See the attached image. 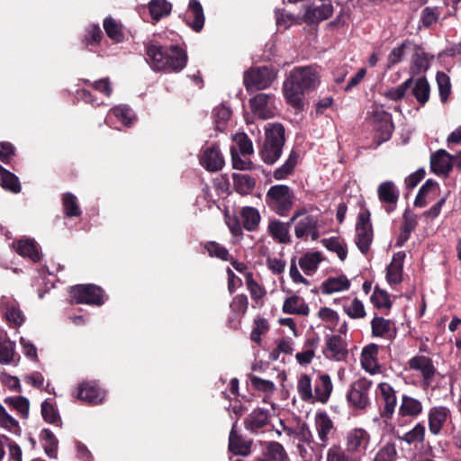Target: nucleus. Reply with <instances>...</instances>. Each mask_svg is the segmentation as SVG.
<instances>
[{
	"mask_svg": "<svg viewBox=\"0 0 461 461\" xmlns=\"http://www.w3.org/2000/svg\"><path fill=\"white\" fill-rule=\"evenodd\" d=\"M319 82L320 77L314 68L311 67L294 68L290 71L283 86L287 103L294 108H301L303 104L304 93L315 89Z\"/></svg>",
	"mask_w": 461,
	"mask_h": 461,
	"instance_id": "1",
	"label": "nucleus"
},
{
	"mask_svg": "<svg viewBox=\"0 0 461 461\" xmlns=\"http://www.w3.org/2000/svg\"><path fill=\"white\" fill-rule=\"evenodd\" d=\"M148 59L153 70L180 72L187 63V54L178 45L163 47L150 43L146 48Z\"/></svg>",
	"mask_w": 461,
	"mask_h": 461,
	"instance_id": "2",
	"label": "nucleus"
},
{
	"mask_svg": "<svg viewBox=\"0 0 461 461\" xmlns=\"http://www.w3.org/2000/svg\"><path fill=\"white\" fill-rule=\"evenodd\" d=\"M285 127L278 122L265 126V140L260 149V157L267 165L275 164L281 157L285 142Z\"/></svg>",
	"mask_w": 461,
	"mask_h": 461,
	"instance_id": "3",
	"label": "nucleus"
},
{
	"mask_svg": "<svg viewBox=\"0 0 461 461\" xmlns=\"http://www.w3.org/2000/svg\"><path fill=\"white\" fill-rule=\"evenodd\" d=\"M294 191L286 185H272L265 196L267 207L281 217L289 213L294 206Z\"/></svg>",
	"mask_w": 461,
	"mask_h": 461,
	"instance_id": "4",
	"label": "nucleus"
},
{
	"mask_svg": "<svg viewBox=\"0 0 461 461\" xmlns=\"http://www.w3.org/2000/svg\"><path fill=\"white\" fill-rule=\"evenodd\" d=\"M372 386L373 382L366 377L356 380L347 393L349 406L358 411L370 407Z\"/></svg>",
	"mask_w": 461,
	"mask_h": 461,
	"instance_id": "5",
	"label": "nucleus"
},
{
	"mask_svg": "<svg viewBox=\"0 0 461 461\" xmlns=\"http://www.w3.org/2000/svg\"><path fill=\"white\" fill-rule=\"evenodd\" d=\"M429 432L433 437L447 434V428L452 423V414L449 408L443 405L433 406L427 413Z\"/></svg>",
	"mask_w": 461,
	"mask_h": 461,
	"instance_id": "6",
	"label": "nucleus"
},
{
	"mask_svg": "<svg viewBox=\"0 0 461 461\" xmlns=\"http://www.w3.org/2000/svg\"><path fill=\"white\" fill-rule=\"evenodd\" d=\"M408 364L411 370L418 372L421 376L420 385L423 390L435 389L433 382L438 372L430 357L417 355L411 357Z\"/></svg>",
	"mask_w": 461,
	"mask_h": 461,
	"instance_id": "7",
	"label": "nucleus"
},
{
	"mask_svg": "<svg viewBox=\"0 0 461 461\" xmlns=\"http://www.w3.org/2000/svg\"><path fill=\"white\" fill-rule=\"evenodd\" d=\"M276 73L267 67L251 68L244 74V85L248 91L267 88L275 80Z\"/></svg>",
	"mask_w": 461,
	"mask_h": 461,
	"instance_id": "8",
	"label": "nucleus"
},
{
	"mask_svg": "<svg viewBox=\"0 0 461 461\" xmlns=\"http://www.w3.org/2000/svg\"><path fill=\"white\" fill-rule=\"evenodd\" d=\"M70 296L77 303L102 305L104 301L103 290L95 285H77L71 288Z\"/></svg>",
	"mask_w": 461,
	"mask_h": 461,
	"instance_id": "9",
	"label": "nucleus"
},
{
	"mask_svg": "<svg viewBox=\"0 0 461 461\" xmlns=\"http://www.w3.org/2000/svg\"><path fill=\"white\" fill-rule=\"evenodd\" d=\"M373 241V229L370 222V212L364 211L359 212L356 225V245L358 249L366 254L368 252Z\"/></svg>",
	"mask_w": 461,
	"mask_h": 461,
	"instance_id": "10",
	"label": "nucleus"
},
{
	"mask_svg": "<svg viewBox=\"0 0 461 461\" xmlns=\"http://www.w3.org/2000/svg\"><path fill=\"white\" fill-rule=\"evenodd\" d=\"M249 106L253 114L262 120L274 118L276 112V96L272 94H258L249 100Z\"/></svg>",
	"mask_w": 461,
	"mask_h": 461,
	"instance_id": "11",
	"label": "nucleus"
},
{
	"mask_svg": "<svg viewBox=\"0 0 461 461\" xmlns=\"http://www.w3.org/2000/svg\"><path fill=\"white\" fill-rule=\"evenodd\" d=\"M371 117L374 129L379 134L380 140L382 141L389 140L393 131L392 115L383 106L375 105L372 107Z\"/></svg>",
	"mask_w": 461,
	"mask_h": 461,
	"instance_id": "12",
	"label": "nucleus"
},
{
	"mask_svg": "<svg viewBox=\"0 0 461 461\" xmlns=\"http://www.w3.org/2000/svg\"><path fill=\"white\" fill-rule=\"evenodd\" d=\"M314 429L319 439V446L325 448L336 433L333 420L325 411L317 412L314 416Z\"/></svg>",
	"mask_w": 461,
	"mask_h": 461,
	"instance_id": "13",
	"label": "nucleus"
},
{
	"mask_svg": "<svg viewBox=\"0 0 461 461\" xmlns=\"http://www.w3.org/2000/svg\"><path fill=\"white\" fill-rule=\"evenodd\" d=\"M369 443L370 435L364 429H352L346 435V450L350 454L364 455Z\"/></svg>",
	"mask_w": 461,
	"mask_h": 461,
	"instance_id": "14",
	"label": "nucleus"
},
{
	"mask_svg": "<svg viewBox=\"0 0 461 461\" xmlns=\"http://www.w3.org/2000/svg\"><path fill=\"white\" fill-rule=\"evenodd\" d=\"M199 161L209 172H218L224 166V158L216 145L204 148L201 152Z\"/></svg>",
	"mask_w": 461,
	"mask_h": 461,
	"instance_id": "15",
	"label": "nucleus"
},
{
	"mask_svg": "<svg viewBox=\"0 0 461 461\" xmlns=\"http://www.w3.org/2000/svg\"><path fill=\"white\" fill-rule=\"evenodd\" d=\"M323 354L326 358L330 360H345L348 356L347 344L345 340L338 335L327 337Z\"/></svg>",
	"mask_w": 461,
	"mask_h": 461,
	"instance_id": "16",
	"label": "nucleus"
},
{
	"mask_svg": "<svg viewBox=\"0 0 461 461\" xmlns=\"http://www.w3.org/2000/svg\"><path fill=\"white\" fill-rule=\"evenodd\" d=\"M454 157L445 149H438L430 157V168L438 176H447L453 167Z\"/></svg>",
	"mask_w": 461,
	"mask_h": 461,
	"instance_id": "17",
	"label": "nucleus"
},
{
	"mask_svg": "<svg viewBox=\"0 0 461 461\" xmlns=\"http://www.w3.org/2000/svg\"><path fill=\"white\" fill-rule=\"evenodd\" d=\"M313 385V402L327 403L333 391L330 376L328 374L319 373Z\"/></svg>",
	"mask_w": 461,
	"mask_h": 461,
	"instance_id": "18",
	"label": "nucleus"
},
{
	"mask_svg": "<svg viewBox=\"0 0 461 461\" xmlns=\"http://www.w3.org/2000/svg\"><path fill=\"white\" fill-rule=\"evenodd\" d=\"M318 217L315 215H304L298 220L294 226V235L297 239L311 237L312 240L319 238Z\"/></svg>",
	"mask_w": 461,
	"mask_h": 461,
	"instance_id": "19",
	"label": "nucleus"
},
{
	"mask_svg": "<svg viewBox=\"0 0 461 461\" xmlns=\"http://www.w3.org/2000/svg\"><path fill=\"white\" fill-rule=\"evenodd\" d=\"M237 421L234 422L229 435V450L236 456H248L251 453L252 439H246L237 430Z\"/></svg>",
	"mask_w": 461,
	"mask_h": 461,
	"instance_id": "20",
	"label": "nucleus"
},
{
	"mask_svg": "<svg viewBox=\"0 0 461 461\" xmlns=\"http://www.w3.org/2000/svg\"><path fill=\"white\" fill-rule=\"evenodd\" d=\"M303 20L308 24L319 23L331 16L333 6L330 3H323L320 6H303Z\"/></svg>",
	"mask_w": 461,
	"mask_h": 461,
	"instance_id": "21",
	"label": "nucleus"
},
{
	"mask_svg": "<svg viewBox=\"0 0 461 461\" xmlns=\"http://www.w3.org/2000/svg\"><path fill=\"white\" fill-rule=\"evenodd\" d=\"M377 388L384 402V409L381 415L390 419L394 413L397 404L395 391L393 387L386 382L380 383Z\"/></svg>",
	"mask_w": 461,
	"mask_h": 461,
	"instance_id": "22",
	"label": "nucleus"
},
{
	"mask_svg": "<svg viewBox=\"0 0 461 461\" xmlns=\"http://www.w3.org/2000/svg\"><path fill=\"white\" fill-rule=\"evenodd\" d=\"M0 306L5 311L7 321L14 326H21L25 317L21 311L18 303L12 297L2 296L0 299Z\"/></svg>",
	"mask_w": 461,
	"mask_h": 461,
	"instance_id": "23",
	"label": "nucleus"
},
{
	"mask_svg": "<svg viewBox=\"0 0 461 461\" xmlns=\"http://www.w3.org/2000/svg\"><path fill=\"white\" fill-rule=\"evenodd\" d=\"M269 418L270 413L267 410L256 409L244 420L245 429L258 434L269 423Z\"/></svg>",
	"mask_w": 461,
	"mask_h": 461,
	"instance_id": "24",
	"label": "nucleus"
},
{
	"mask_svg": "<svg viewBox=\"0 0 461 461\" xmlns=\"http://www.w3.org/2000/svg\"><path fill=\"white\" fill-rule=\"evenodd\" d=\"M185 20L194 32H200L204 25V14L202 5L198 0H190Z\"/></svg>",
	"mask_w": 461,
	"mask_h": 461,
	"instance_id": "25",
	"label": "nucleus"
},
{
	"mask_svg": "<svg viewBox=\"0 0 461 461\" xmlns=\"http://www.w3.org/2000/svg\"><path fill=\"white\" fill-rule=\"evenodd\" d=\"M378 199L381 203L388 205L387 212H392L399 199V190L393 181H384L378 185Z\"/></svg>",
	"mask_w": 461,
	"mask_h": 461,
	"instance_id": "26",
	"label": "nucleus"
},
{
	"mask_svg": "<svg viewBox=\"0 0 461 461\" xmlns=\"http://www.w3.org/2000/svg\"><path fill=\"white\" fill-rule=\"evenodd\" d=\"M77 397L93 404H98L105 397V392L93 383H83L79 385Z\"/></svg>",
	"mask_w": 461,
	"mask_h": 461,
	"instance_id": "27",
	"label": "nucleus"
},
{
	"mask_svg": "<svg viewBox=\"0 0 461 461\" xmlns=\"http://www.w3.org/2000/svg\"><path fill=\"white\" fill-rule=\"evenodd\" d=\"M378 346L371 343L366 346L361 353L362 367L371 375L380 372V366L377 364Z\"/></svg>",
	"mask_w": 461,
	"mask_h": 461,
	"instance_id": "28",
	"label": "nucleus"
},
{
	"mask_svg": "<svg viewBox=\"0 0 461 461\" xmlns=\"http://www.w3.org/2000/svg\"><path fill=\"white\" fill-rule=\"evenodd\" d=\"M423 411L422 402L407 394L402 395L398 413L402 417L417 418Z\"/></svg>",
	"mask_w": 461,
	"mask_h": 461,
	"instance_id": "29",
	"label": "nucleus"
},
{
	"mask_svg": "<svg viewBox=\"0 0 461 461\" xmlns=\"http://www.w3.org/2000/svg\"><path fill=\"white\" fill-rule=\"evenodd\" d=\"M406 255L403 251L395 253L387 267L386 279L391 285L400 284L402 280L403 261Z\"/></svg>",
	"mask_w": 461,
	"mask_h": 461,
	"instance_id": "30",
	"label": "nucleus"
},
{
	"mask_svg": "<svg viewBox=\"0 0 461 461\" xmlns=\"http://www.w3.org/2000/svg\"><path fill=\"white\" fill-rule=\"evenodd\" d=\"M292 223L283 222L278 220H271L268 222L267 231L270 236L279 243H289L291 241L289 229Z\"/></svg>",
	"mask_w": 461,
	"mask_h": 461,
	"instance_id": "31",
	"label": "nucleus"
},
{
	"mask_svg": "<svg viewBox=\"0 0 461 461\" xmlns=\"http://www.w3.org/2000/svg\"><path fill=\"white\" fill-rule=\"evenodd\" d=\"M371 329L374 337L392 339L395 336L393 323L383 317H374L371 321Z\"/></svg>",
	"mask_w": 461,
	"mask_h": 461,
	"instance_id": "32",
	"label": "nucleus"
},
{
	"mask_svg": "<svg viewBox=\"0 0 461 461\" xmlns=\"http://www.w3.org/2000/svg\"><path fill=\"white\" fill-rule=\"evenodd\" d=\"M283 312L286 314H295L301 316H307L310 312L308 305L305 303L304 299L298 295H292L286 298L283 304Z\"/></svg>",
	"mask_w": 461,
	"mask_h": 461,
	"instance_id": "33",
	"label": "nucleus"
},
{
	"mask_svg": "<svg viewBox=\"0 0 461 461\" xmlns=\"http://www.w3.org/2000/svg\"><path fill=\"white\" fill-rule=\"evenodd\" d=\"M14 248L22 257H27L33 262L40 260V252L35 241L32 239L20 240L14 244Z\"/></svg>",
	"mask_w": 461,
	"mask_h": 461,
	"instance_id": "34",
	"label": "nucleus"
},
{
	"mask_svg": "<svg viewBox=\"0 0 461 461\" xmlns=\"http://www.w3.org/2000/svg\"><path fill=\"white\" fill-rule=\"evenodd\" d=\"M242 226L248 231H254L258 229L261 216L258 209L250 206L242 208L240 212Z\"/></svg>",
	"mask_w": 461,
	"mask_h": 461,
	"instance_id": "35",
	"label": "nucleus"
},
{
	"mask_svg": "<svg viewBox=\"0 0 461 461\" xmlns=\"http://www.w3.org/2000/svg\"><path fill=\"white\" fill-rule=\"evenodd\" d=\"M298 157L299 154L296 150H291L285 163L274 170L272 175L273 177L276 180H283L289 176L293 173L295 166L297 165Z\"/></svg>",
	"mask_w": 461,
	"mask_h": 461,
	"instance_id": "36",
	"label": "nucleus"
},
{
	"mask_svg": "<svg viewBox=\"0 0 461 461\" xmlns=\"http://www.w3.org/2000/svg\"><path fill=\"white\" fill-rule=\"evenodd\" d=\"M296 389L300 399L305 402L313 403L312 378L307 374H302L297 381Z\"/></svg>",
	"mask_w": 461,
	"mask_h": 461,
	"instance_id": "37",
	"label": "nucleus"
},
{
	"mask_svg": "<svg viewBox=\"0 0 461 461\" xmlns=\"http://www.w3.org/2000/svg\"><path fill=\"white\" fill-rule=\"evenodd\" d=\"M15 345L9 339L4 338L0 336V363L2 365H10L12 363L17 364L19 360V357L17 360L15 359Z\"/></svg>",
	"mask_w": 461,
	"mask_h": 461,
	"instance_id": "38",
	"label": "nucleus"
},
{
	"mask_svg": "<svg viewBox=\"0 0 461 461\" xmlns=\"http://www.w3.org/2000/svg\"><path fill=\"white\" fill-rule=\"evenodd\" d=\"M350 282L346 276L330 277L323 282L321 291L323 294H333L344 290H348Z\"/></svg>",
	"mask_w": 461,
	"mask_h": 461,
	"instance_id": "39",
	"label": "nucleus"
},
{
	"mask_svg": "<svg viewBox=\"0 0 461 461\" xmlns=\"http://www.w3.org/2000/svg\"><path fill=\"white\" fill-rule=\"evenodd\" d=\"M149 9L151 18L158 21L170 14L172 5L167 0H151L149 4Z\"/></svg>",
	"mask_w": 461,
	"mask_h": 461,
	"instance_id": "40",
	"label": "nucleus"
},
{
	"mask_svg": "<svg viewBox=\"0 0 461 461\" xmlns=\"http://www.w3.org/2000/svg\"><path fill=\"white\" fill-rule=\"evenodd\" d=\"M262 454L270 461H286L287 459V454L284 447L276 441L266 442Z\"/></svg>",
	"mask_w": 461,
	"mask_h": 461,
	"instance_id": "41",
	"label": "nucleus"
},
{
	"mask_svg": "<svg viewBox=\"0 0 461 461\" xmlns=\"http://www.w3.org/2000/svg\"><path fill=\"white\" fill-rule=\"evenodd\" d=\"M232 178L234 188L240 194H249L256 185L254 178L246 174H233Z\"/></svg>",
	"mask_w": 461,
	"mask_h": 461,
	"instance_id": "42",
	"label": "nucleus"
},
{
	"mask_svg": "<svg viewBox=\"0 0 461 461\" xmlns=\"http://www.w3.org/2000/svg\"><path fill=\"white\" fill-rule=\"evenodd\" d=\"M430 87L425 77L418 78L412 87V95L420 104H425L429 98Z\"/></svg>",
	"mask_w": 461,
	"mask_h": 461,
	"instance_id": "43",
	"label": "nucleus"
},
{
	"mask_svg": "<svg viewBox=\"0 0 461 461\" xmlns=\"http://www.w3.org/2000/svg\"><path fill=\"white\" fill-rule=\"evenodd\" d=\"M321 261L319 252L307 253L299 259V266L306 275L313 274Z\"/></svg>",
	"mask_w": 461,
	"mask_h": 461,
	"instance_id": "44",
	"label": "nucleus"
},
{
	"mask_svg": "<svg viewBox=\"0 0 461 461\" xmlns=\"http://www.w3.org/2000/svg\"><path fill=\"white\" fill-rule=\"evenodd\" d=\"M41 438L43 441L46 455L49 457H54L59 444L55 435L49 429H43L41 432Z\"/></svg>",
	"mask_w": 461,
	"mask_h": 461,
	"instance_id": "45",
	"label": "nucleus"
},
{
	"mask_svg": "<svg viewBox=\"0 0 461 461\" xmlns=\"http://www.w3.org/2000/svg\"><path fill=\"white\" fill-rule=\"evenodd\" d=\"M323 245L336 253L340 260H345L348 255L346 244L339 237H331L322 240Z\"/></svg>",
	"mask_w": 461,
	"mask_h": 461,
	"instance_id": "46",
	"label": "nucleus"
},
{
	"mask_svg": "<svg viewBox=\"0 0 461 461\" xmlns=\"http://www.w3.org/2000/svg\"><path fill=\"white\" fill-rule=\"evenodd\" d=\"M426 429L422 422H418L416 425L408 432H406L402 439L409 445L414 443H423L425 440Z\"/></svg>",
	"mask_w": 461,
	"mask_h": 461,
	"instance_id": "47",
	"label": "nucleus"
},
{
	"mask_svg": "<svg viewBox=\"0 0 461 461\" xmlns=\"http://www.w3.org/2000/svg\"><path fill=\"white\" fill-rule=\"evenodd\" d=\"M248 306V297L243 294L235 295L230 303V312L235 317H241L245 315Z\"/></svg>",
	"mask_w": 461,
	"mask_h": 461,
	"instance_id": "48",
	"label": "nucleus"
},
{
	"mask_svg": "<svg viewBox=\"0 0 461 461\" xmlns=\"http://www.w3.org/2000/svg\"><path fill=\"white\" fill-rule=\"evenodd\" d=\"M62 203L64 212L68 217L78 216L81 213L79 206L77 204V197L71 193H66L63 194Z\"/></svg>",
	"mask_w": 461,
	"mask_h": 461,
	"instance_id": "49",
	"label": "nucleus"
},
{
	"mask_svg": "<svg viewBox=\"0 0 461 461\" xmlns=\"http://www.w3.org/2000/svg\"><path fill=\"white\" fill-rule=\"evenodd\" d=\"M436 80L438 87L439 96L441 102H447L448 95L451 93V83L449 77L444 72H438Z\"/></svg>",
	"mask_w": 461,
	"mask_h": 461,
	"instance_id": "50",
	"label": "nucleus"
},
{
	"mask_svg": "<svg viewBox=\"0 0 461 461\" xmlns=\"http://www.w3.org/2000/svg\"><path fill=\"white\" fill-rule=\"evenodd\" d=\"M5 402L14 407L23 418H27L29 414L30 402L23 396L7 397Z\"/></svg>",
	"mask_w": 461,
	"mask_h": 461,
	"instance_id": "51",
	"label": "nucleus"
},
{
	"mask_svg": "<svg viewBox=\"0 0 461 461\" xmlns=\"http://www.w3.org/2000/svg\"><path fill=\"white\" fill-rule=\"evenodd\" d=\"M41 414L45 421L50 424H56L58 426L60 425V417L59 413L57 412L53 404L48 401H44L41 403Z\"/></svg>",
	"mask_w": 461,
	"mask_h": 461,
	"instance_id": "52",
	"label": "nucleus"
},
{
	"mask_svg": "<svg viewBox=\"0 0 461 461\" xmlns=\"http://www.w3.org/2000/svg\"><path fill=\"white\" fill-rule=\"evenodd\" d=\"M231 111L225 105H219L213 110V117L216 128L223 131L227 121L230 118Z\"/></svg>",
	"mask_w": 461,
	"mask_h": 461,
	"instance_id": "53",
	"label": "nucleus"
},
{
	"mask_svg": "<svg viewBox=\"0 0 461 461\" xmlns=\"http://www.w3.org/2000/svg\"><path fill=\"white\" fill-rule=\"evenodd\" d=\"M439 15L440 12L437 7H425L421 11L420 23L422 26L429 28L438 22Z\"/></svg>",
	"mask_w": 461,
	"mask_h": 461,
	"instance_id": "54",
	"label": "nucleus"
},
{
	"mask_svg": "<svg viewBox=\"0 0 461 461\" xmlns=\"http://www.w3.org/2000/svg\"><path fill=\"white\" fill-rule=\"evenodd\" d=\"M104 29L112 40L120 42L123 40V34L117 23L113 18H106L104 22Z\"/></svg>",
	"mask_w": 461,
	"mask_h": 461,
	"instance_id": "55",
	"label": "nucleus"
},
{
	"mask_svg": "<svg viewBox=\"0 0 461 461\" xmlns=\"http://www.w3.org/2000/svg\"><path fill=\"white\" fill-rule=\"evenodd\" d=\"M371 301L375 306L379 309H388L392 305L390 295L387 294V292L379 289L378 287L375 288L373 294L371 295Z\"/></svg>",
	"mask_w": 461,
	"mask_h": 461,
	"instance_id": "56",
	"label": "nucleus"
},
{
	"mask_svg": "<svg viewBox=\"0 0 461 461\" xmlns=\"http://www.w3.org/2000/svg\"><path fill=\"white\" fill-rule=\"evenodd\" d=\"M246 285L253 300L258 301L265 296V289L254 280L251 273L246 275Z\"/></svg>",
	"mask_w": 461,
	"mask_h": 461,
	"instance_id": "57",
	"label": "nucleus"
},
{
	"mask_svg": "<svg viewBox=\"0 0 461 461\" xmlns=\"http://www.w3.org/2000/svg\"><path fill=\"white\" fill-rule=\"evenodd\" d=\"M241 155H250L254 152L251 140L245 133H237L233 137Z\"/></svg>",
	"mask_w": 461,
	"mask_h": 461,
	"instance_id": "58",
	"label": "nucleus"
},
{
	"mask_svg": "<svg viewBox=\"0 0 461 461\" xmlns=\"http://www.w3.org/2000/svg\"><path fill=\"white\" fill-rule=\"evenodd\" d=\"M344 310L351 319H359L366 315L364 304L357 298H355L349 305L344 306Z\"/></svg>",
	"mask_w": 461,
	"mask_h": 461,
	"instance_id": "59",
	"label": "nucleus"
},
{
	"mask_svg": "<svg viewBox=\"0 0 461 461\" xmlns=\"http://www.w3.org/2000/svg\"><path fill=\"white\" fill-rule=\"evenodd\" d=\"M1 181L2 186L6 190H10L13 193H19L21 191V185L18 177L10 171L5 173L1 177Z\"/></svg>",
	"mask_w": 461,
	"mask_h": 461,
	"instance_id": "60",
	"label": "nucleus"
},
{
	"mask_svg": "<svg viewBox=\"0 0 461 461\" xmlns=\"http://www.w3.org/2000/svg\"><path fill=\"white\" fill-rule=\"evenodd\" d=\"M205 249L211 257H215L222 260H229V251L227 249L215 241L207 242Z\"/></svg>",
	"mask_w": 461,
	"mask_h": 461,
	"instance_id": "61",
	"label": "nucleus"
},
{
	"mask_svg": "<svg viewBox=\"0 0 461 461\" xmlns=\"http://www.w3.org/2000/svg\"><path fill=\"white\" fill-rule=\"evenodd\" d=\"M411 83L412 79L409 78L398 86L389 89L385 94L386 97L393 101L402 99L404 96L406 91L410 88Z\"/></svg>",
	"mask_w": 461,
	"mask_h": 461,
	"instance_id": "62",
	"label": "nucleus"
},
{
	"mask_svg": "<svg viewBox=\"0 0 461 461\" xmlns=\"http://www.w3.org/2000/svg\"><path fill=\"white\" fill-rule=\"evenodd\" d=\"M396 455L394 445L386 444L377 452L375 461H394Z\"/></svg>",
	"mask_w": 461,
	"mask_h": 461,
	"instance_id": "63",
	"label": "nucleus"
},
{
	"mask_svg": "<svg viewBox=\"0 0 461 461\" xmlns=\"http://www.w3.org/2000/svg\"><path fill=\"white\" fill-rule=\"evenodd\" d=\"M327 461H353L340 448L339 446L334 445L328 449Z\"/></svg>",
	"mask_w": 461,
	"mask_h": 461,
	"instance_id": "64",
	"label": "nucleus"
}]
</instances>
